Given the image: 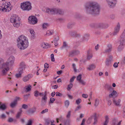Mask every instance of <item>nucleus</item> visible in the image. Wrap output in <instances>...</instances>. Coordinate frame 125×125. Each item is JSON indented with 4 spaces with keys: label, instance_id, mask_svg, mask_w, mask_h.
Listing matches in <instances>:
<instances>
[{
    "label": "nucleus",
    "instance_id": "56",
    "mask_svg": "<svg viewBox=\"0 0 125 125\" xmlns=\"http://www.w3.org/2000/svg\"><path fill=\"white\" fill-rule=\"evenodd\" d=\"M0 118L2 119H5L6 118V116L4 114H2L0 116Z\"/></svg>",
    "mask_w": 125,
    "mask_h": 125
},
{
    "label": "nucleus",
    "instance_id": "63",
    "mask_svg": "<svg viewBox=\"0 0 125 125\" xmlns=\"http://www.w3.org/2000/svg\"><path fill=\"white\" fill-rule=\"evenodd\" d=\"M82 96L84 98H86L88 97V95L86 94H82Z\"/></svg>",
    "mask_w": 125,
    "mask_h": 125
},
{
    "label": "nucleus",
    "instance_id": "12",
    "mask_svg": "<svg viewBox=\"0 0 125 125\" xmlns=\"http://www.w3.org/2000/svg\"><path fill=\"white\" fill-rule=\"evenodd\" d=\"M2 69V74L3 75H5L7 72L9 70V66L7 65H3V67L1 68Z\"/></svg>",
    "mask_w": 125,
    "mask_h": 125
},
{
    "label": "nucleus",
    "instance_id": "11",
    "mask_svg": "<svg viewBox=\"0 0 125 125\" xmlns=\"http://www.w3.org/2000/svg\"><path fill=\"white\" fill-rule=\"evenodd\" d=\"M120 25L119 23H118L115 28L114 31L113 33V35H115L118 33L120 30Z\"/></svg>",
    "mask_w": 125,
    "mask_h": 125
},
{
    "label": "nucleus",
    "instance_id": "37",
    "mask_svg": "<svg viewBox=\"0 0 125 125\" xmlns=\"http://www.w3.org/2000/svg\"><path fill=\"white\" fill-rule=\"evenodd\" d=\"M89 36V35L88 34L84 35L83 37V40H87L88 39Z\"/></svg>",
    "mask_w": 125,
    "mask_h": 125
},
{
    "label": "nucleus",
    "instance_id": "23",
    "mask_svg": "<svg viewBox=\"0 0 125 125\" xmlns=\"http://www.w3.org/2000/svg\"><path fill=\"white\" fill-rule=\"evenodd\" d=\"M109 121V118L107 115L105 116V121L103 123V125H107Z\"/></svg>",
    "mask_w": 125,
    "mask_h": 125
},
{
    "label": "nucleus",
    "instance_id": "2",
    "mask_svg": "<svg viewBox=\"0 0 125 125\" xmlns=\"http://www.w3.org/2000/svg\"><path fill=\"white\" fill-rule=\"evenodd\" d=\"M17 46L21 50L26 49L29 45L28 39L23 35H21L19 37L17 40Z\"/></svg>",
    "mask_w": 125,
    "mask_h": 125
},
{
    "label": "nucleus",
    "instance_id": "5",
    "mask_svg": "<svg viewBox=\"0 0 125 125\" xmlns=\"http://www.w3.org/2000/svg\"><path fill=\"white\" fill-rule=\"evenodd\" d=\"M11 9V7L9 5L4 4L2 6H0V10L5 12H9Z\"/></svg>",
    "mask_w": 125,
    "mask_h": 125
},
{
    "label": "nucleus",
    "instance_id": "61",
    "mask_svg": "<svg viewBox=\"0 0 125 125\" xmlns=\"http://www.w3.org/2000/svg\"><path fill=\"white\" fill-rule=\"evenodd\" d=\"M48 109H46L44 110H42L41 112L42 114H44L48 111Z\"/></svg>",
    "mask_w": 125,
    "mask_h": 125
},
{
    "label": "nucleus",
    "instance_id": "26",
    "mask_svg": "<svg viewBox=\"0 0 125 125\" xmlns=\"http://www.w3.org/2000/svg\"><path fill=\"white\" fill-rule=\"evenodd\" d=\"M30 32L31 35V37L32 39H34L35 38V32L33 29H30Z\"/></svg>",
    "mask_w": 125,
    "mask_h": 125
},
{
    "label": "nucleus",
    "instance_id": "53",
    "mask_svg": "<svg viewBox=\"0 0 125 125\" xmlns=\"http://www.w3.org/2000/svg\"><path fill=\"white\" fill-rule=\"evenodd\" d=\"M59 37L57 35H56L55 36V38L54 41L58 42L59 39Z\"/></svg>",
    "mask_w": 125,
    "mask_h": 125
},
{
    "label": "nucleus",
    "instance_id": "20",
    "mask_svg": "<svg viewBox=\"0 0 125 125\" xmlns=\"http://www.w3.org/2000/svg\"><path fill=\"white\" fill-rule=\"evenodd\" d=\"M41 46L43 48L45 49L48 48L49 47V46L48 43H45L44 42H42V43Z\"/></svg>",
    "mask_w": 125,
    "mask_h": 125
},
{
    "label": "nucleus",
    "instance_id": "8",
    "mask_svg": "<svg viewBox=\"0 0 125 125\" xmlns=\"http://www.w3.org/2000/svg\"><path fill=\"white\" fill-rule=\"evenodd\" d=\"M56 8H47L46 9V12L48 14L53 15L56 14Z\"/></svg>",
    "mask_w": 125,
    "mask_h": 125
},
{
    "label": "nucleus",
    "instance_id": "7",
    "mask_svg": "<svg viewBox=\"0 0 125 125\" xmlns=\"http://www.w3.org/2000/svg\"><path fill=\"white\" fill-rule=\"evenodd\" d=\"M29 22L31 24H34L37 22L38 20L36 17L34 16H30L28 18Z\"/></svg>",
    "mask_w": 125,
    "mask_h": 125
},
{
    "label": "nucleus",
    "instance_id": "54",
    "mask_svg": "<svg viewBox=\"0 0 125 125\" xmlns=\"http://www.w3.org/2000/svg\"><path fill=\"white\" fill-rule=\"evenodd\" d=\"M32 121L30 119L26 125H32Z\"/></svg>",
    "mask_w": 125,
    "mask_h": 125
},
{
    "label": "nucleus",
    "instance_id": "10",
    "mask_svg": "<svg viewBox=\"0 0 125 125\" xmlns=\"http://www.w3.org/2000/svg\"><path fill=\"white\" fill-rule=\"evenodd\" d=\"M116 0H106L109 7L113 8L115 6Z\"/></svg>",
    "mask_w": 125,
    "mask_h": 125
},
{
    "label": "nucleus",
    "instance_id": "39",
    "mask_svg": "<svg viewBox=\"0 0 125 125\" xmlns=\"http://www.w3.org/2000/svg\"><path fill=\"white\" fill-rule=\"evenodd\" d=\"M36 110V108L35 107H34L32 108V109L29 110L28 111V112L30 113L33 114L35 112Z\"/></svg>",
    "mask_w": 125,
    "mask_h": 125
},
{
    "label": "nucleus",
    "instance_id": "40",
    "mask_svg": "<svg viewBox=\"0 0 125 125\" xmlns=\"http://www.w3.org/2000/svg\"><path fill=\"white\" fill-rule=\"evenodd\" d=\"M73 84L72 83H70L68 85L67 88V89L69 91H70L72 88L73 87Z\"/></svg>",
    "mask_w": 125,
    "mask_h": 125
},
{
    "label": "nucleus",
    "instance_id": "13",
    "mask_svg": "<svg viewBox=\"0 0 125 125\" xmlns=\"http://www.w3.org/2000/svg\"><path fill=\"white\" fill-rule=\"evenodd\" d=\"M69 34L71 36L74 37H79L80 36V34L77 33L76 31H69Z\"/></svg>",
    "mask_w": 125,
    "mask_h": 125
},
{
    "label": "nucleus",
    "instance_id": "58",
    "mask_svg": "<svg viewBox=\"0 0 125 125\" xmlns=\"http://www.w3.org/2000/svg\"><path fill=\"white\" fill-rule=\"evenodd\" d=\"M22 107L25 109H26L28 108V105L26 104H23L22 106Z\"/></svg>",
    "mask_w": 125,
    "mask_h": 125
},
{
    "label": "nucleus",
    "instance_id": "36",
    "mask_svg": "<svg viewBox=\"0 0 125 125\" xmlns=\"http://www.w3.org/2000/svg\"><path fill=\"white\" fill-rule=\"evenodd\" d=\"M22 111V109L21 108L20 109V111L17 113V114L16 115V117L17 118H18L20 117Z\"/></svg>",
    "mask_w": 125,
    "mask_h": 125
},
{
    "label": "nucleus",
    "instance_id": "29",
    "mask_svg": "<svg viewBox=\"0 0 125 125\" xmlns=\"http://www.w3.org/2000/svg\"><path fill=\"white\" fill-rule=\"evenodd\" d=\"M113 101L115 104L117 106H120L119 104L121 102V100L120 99H118L116 101L114 99L113 100Z\"/></svg>",
    "mask_w": 125,
    "mask_h": 125
},
{
    "label": "nucleus",
    "instance_id": "45",
    "mask_svg": "<svg viewBox=\"0 0 125 125\" xmlns=\"http://www.w3.org/2000/svg\"><path fill=\"white\" fill-rule=\"evenodd\" d=\"M97 122V117H96V115L95 114L94 115V125L96 124Z\"/></svg>",
    "mask_w": 125,
    "mask_h": 125
},
{
    "label": "nucleus",
    "instance_id": "21",
    "mask_svg": "<svg viewBox=\"0 0 125 125\" xmlns=\"http://www.w3.org/2000/svg\"><path fill=\"white\" fill-rule=\"evenodd\" d=\"M95 68V64H93L89 65L87 69L91 71L94 69Z\"/></svg>",
    "mask_w": 125,
    "mask_h": 125
},
{
    "label": "nucleus",
    "instance_id": "41",
    "mask_svg": "<svg viewBox=\"0 0 125 125\" xmlns=\"http://www.w3.org/2000/svg\"><path fill=\"white\" fill-rule=\"evenodd\" d=\"M99 104V100L98 99H96L95 100L94 105L96 107L98 106Z\"/></svg>",
    "mask_w": 125,
    "mask_h": 125
},
{
    "label": "nucleus",
    "instance_id": "30",
    "mask_svg": "<svg viewBox=\"0 0 125 125\" xmlns=\"http://www.w3.org/2000/svg\"><path fill=\"white\" fill-rule=\"evenodd\" d=\"M112 93L109 95V97H114L117 94V92L115 90H112Z\"/></svg>",
    "mask_w": 125,
    "mask_h": 125
},
{
    "label": "nucleus",
    "instance_id": "25",
    "mask_svg": "<svg viewBox=\"0 0 125 125\" xmlns=\"http://www.w3.org/2000/svg\"><path fill=\"white\" fill-rule=\"evenodd\" d=\"M3 60L2 59L0 58V69L2 68L3 65H7L6 63H4Z\"/></svg>",
    "mask_w": 125,
    "mask_h": 125
},
{
    "label": "nucleus",
    "instance_id": "18",
    "mask_svg": "<svg viewBox=\"0 0 125 125\" xmlns=\"http://www.w3.org/2000/svg\"><path fill=\"white\" fill-rule=\"evenodd\" d=\"M107 48L105 51V52H109L112 51V45L111 44H108L107 46Z\"/></svg>",
    "mask_w": 125,
    "mask_h": 125
},
{
    "label": "nucleus",
    "instance_id": "49",
    "mask_svg": "<svg viewBox=\"0 0 125 125\" xmlns=\"http://www.w3.org/2000/svg\"><path fill=\"white\" fill-rule=\"evenodd\" d=\"M29 95V94H26L24 95L23 97L24 98V100L26 101L27 100L28 98V96Z\"/></svg>",
    "mask_w": 125,
    "mask_h": 125
},
{
    "label": "nucleus",
    "instance_id": "22",
    "mask_svg": "<svg viewBox=\"0 0 125 125\" xmlns=\"http://www.w3.org/2000/svg\"><path fill=\"white\" fill-rule=\"evenodd\" d=\"M19 66V68L25 69L26 68V65L24 62H22L20 63Z\"/></svg>",
    "mask_w": 125,
    "mask_h": 125
},
{
    "label": "nucleus",
    "instance_id": "35",
    "mask_svg": "<svg viewBox=\"0 0 125 125\" xmlns=\"http://www.w3.org/2000/svg\"><path fill=\"white\" fill-rule=\"evenodd\" d=\"M46 92L45 93V94L44 95V96L42 97V102H43V101L44 103H46V102L47 100V98L46 96Z\"/></svg>",
    "mask_w": 125,
    "mask_h": 125
},
{
    "label": "nucleus",
    "instance_id": "31",
    "mask_svg": "<svg viewBox=\"0 0 125 125\" xmlns=\"http://www.w3.org/2000/svg\"><path fill=\"white\" fill-rule=\"evenodd\" d=\"M0 109L2 110H4L6 109L7 107L5 104H1L0 103Z\"/></svg>",
    "mask_w": 125,
    "mask_h": 125
},
{
    "label": "nucleus",
    "instance_id": "43",
    "mask_svg": "<svg viewBox=\"0 0 125 125\" xmlns=\"http://www.w3.org/2000/svg\"><path fill=\"white\" fill-rule=\"evenodd\" d=\"M69 102L68 100L66 101L65 102V105L66 107L67 108L69 105Z\"/></svg>",
    "mask_w": 125,
    "mask_h": 125
},
{
    "label": "nucleus",
    "instance_id": "59",
    "mask_svg": "<svg viewBox=\"0 0 125 125\" xmlns=\"http://www.w3.org/2000/svg\"><path fill=\"white\" fill-rule=\"evenodd\" d=\"M75 64L74 63H73L72 64V66L73 69H74V71L75 72H77V70L75 67Z\"/></svg>",
    "mask_w": 125,
    "mask_h": 125
},
{
    "label": "nucleus",
    "instance_id": "34",
    "mask_svg": "<svg viewBox=\"0 0 125 125\" xmlns=\"http://www.w3.org/2000/svg\"><path fill=\"white\" fill-rule=\"evenodd\" d=\"M16 103V101H14L12 102H11L10 104V107L12 108H13L15 107L17 104Z\"/></svg>",
    "mask_w": 125,
    "mask_h": 125
},
{
    "label": "nucleus",
    "instance_id": "3",
    "mask_svg": "<svg viewBox=\"0 0 125 125\" xmlns=\"http://www.w3.org/2000/svg\"><path fill=\"white\" fill-rule=\"evenodd\" d=\"M20 19L19 17L16 15H13L11 16L10 21L11 23H13V26L16 27H18L20 26Z\"/></svg>",
    "mask_w": 125,
    "mask_h": 125
},
{
    "label": "nucleus",
    "instance_id": "52",
    "mask_svg": "<svg viewBox=\"0 0 125 125\" xmlns=\"http://www.w3.org/2000/svg\"><path fill=\"white\" fill-rule=\"evenodd\" d=\"M81 76H82L81 74H79L77 77V80L79 82L81 80V79L82 78Z\"/></svg>",
    "mask_w": 125,
    "mask_h": 125
},
{
    "label": "nucleus",
    "instance_id": "1",
    "mask_svg": "<svg viewBox=\"0 0 125 125\" xmlns=\"http://www.w3.org/2000/svg\"><path fill=\"white\" fill-rule=\"evenodd\" d=\"M86 12L88 14L97 15L100 12V6L98 3L94 1H91L87 3L85 6Z\"/></svg>",
    "mask_w": 125,
    "mask_h": 125
},
{
    "label": "nucleus",
    "instance_id": "17",
    "mask_svg": "<svg viewBox=\"0 0 125 125\" xmlns=\"http://www.w3.org/2000/svg\"><path fill=\"white\" fill-rule=\"evenodd\" d=\"M104 87L105 89H106L107 91H109L110 93V92H112L113 89L112 87L109 84H106Z\"/></svg>",
    "mask_w": 125,
    "mask_h": 125
},
{
    "label": "nucleus",
    "instance_id": "51",
    "mask_svg": "<svg viewBox=\"0 0 125 125\" xmlns=\"http://www.w3.org/2000/svg\"><path fill=\"white\" fill-rule=\"evenodd\" d=\"M34 95L36 97H37L39 95V92L38 91H35L34 92Z\"/></svg>",
    "mask_w": 125,
    "mask_h": 125
},
{
    "label": "nucleus",
    "instance_id": "28",
    "mask_svg": "<svg viewBox=\"0 0 125 125\" xmlns=\"http://www.w3.org/2000/svg\"><path fill=\"white\" fill-rule=\"evenodd\" d=\"M31 86L30 84H29L27 85V86H25L24 89H25L26 92H28L31 90Z\"/></svg>",
    "mask_w": 125,
    "mask_h": 125
},
{
    "label": "nucleus",
    "instance_id": "55",
    "mask_svg": "<svg viewBox=\"0 0 125 125\" xmlns=\"http://www.w3.org/2000/svg\"><path fill=\"white\" fill-rule=\"evenodd\" d=\"M123 117H125V106L123 107Z\"/></svg>",
    "mask_w": 125,
    "mask_h": 125
},
{
    "label": "nucleus",
    "instance_id": "48",
    "mask_svg": "<svg viewBox=\"0 0 125 125\" xmlns=\"http://www.w3.org/2000/svg\"><path fill=\"white\" fill-rule=\"evenodd\" d=\"M68 45L67 44L66 42H64L63 43V45L62 47L61 48L63 49V48H66L68 46Z\"/></svg>",
    "mask_w": 125,
    "mask_h": 125
},
{
    "label": "nucleus",
    "instance_id": "50",
    "mask_svg": "<svg viewBox=\"0 0 125 125\" xmlns=\"http://www.w3.org/2000/svg\"><path fill=\"white\" fill-rule=\"evenodd\" d=\"M21 74L18 73L16 74V76L17 78H21Z\"/></svg>",
    "mask_w": 125,
    "mask_h": 125
},
{
    "label": "nucleus",
    "instance_id": "32",
    "mask_svg": "<svg viewBox=\"0 0 125 125\" xmlns=\"http://www.w3.org/2000/svg\"><path fill=\"white\" fill-rule=\"evenodd\" d=\"M54 32V31L53 30H48L46 31V35L48 36H50L53 34Z\"/></svg>",
    "mask_w": 125,
    "mask_h": 125
},
{
    "label": "nucleus",
    "instance_id": "44",
    "mask_svg": "<svg viewBox=\"0 0 125 125\" xmlns=\"http://www.w3.org/2000/svg\"><path fill=\"white\" fill-rule=\"evenodd\" d=\"M24 70V69L19 67L18 69L19 73L22 74L23 73V71Z\"/></svg>",
    "mask_w": 125,
    "mask_h": 125
},
{
    "label": "nucleus",
    "instance_id": "33",
    "mask_svg": "<svg viewBox=\"0 0 125 125\" xmlns=\"http://www.w3.org/2000/svg\"><path fill=\"white\" fill-rule=\"evenodd\" d=\"M125 46V45L120 44L117 48L118 51L119 52L122 51L123 49Z\"/></svg>",
    "mask_w": 125,
    "mask_h": 125
},
{
    "label": "nucleus",
    "instance_id": "14",
    "mask_svg": "<svg viewBox=\"0 0 125 125\" xmlns=\"http://www.w3.org/2000/svg\"><path fill=\"white\" fill-rule=\"evenodd\" d=\"M33 75L31 74H28L27 75L24 76L23 79V81L25 82H27L30 79L33 77Z\"/></svg>",
    "mask_w": 125,
    "mask_h": 125
},
{
    "label": "nucleus",
    "instance_id": "62",
    "mask_svg": "<svg viewBox=\"0 0 125 125\" xmlns=\"http://www.w3.org/2000/svg\"><path fill=\"white\" fill-rule=\"evenodd\" d=\"M55 99L53 98L52 97L50 98V102L51 103H53V102L55 101Z\"/></svg>",
    "mask_w": 125,
    "mask_h": 125
},
{
    "label": "nucleus",
    "instance_id": "57",
    "mask_svg": "<svg viewBox=\"0 0 125 125\" xmlns=\"http://www.w3.org/2000/svg\"><path fill=\"white\" fill-rule=\"evenodd\" d=\"M79 82L83 85H85L86 82L83 80H81L79 81Z\"/></svg>",
    "mask_w": 125,
    "mask_h": 125
},
{
    "label": "nucleus",
    "instance_id": "24",
    "mask_svg": "<svg viewBox=\"0 0 125 125\" xmlns=\"http://www.w3.org/2000/svg\"><path fill=\"white\" fill-rule=\"evenodd\" d=\"M106 24L102 23H99L97 25L98 28H106Z\"/></svg>",
    "mask_w": 125,
    "mask_h": 125
},
{
    "label": "nucleus",
    "instance_id": "60",
    "mask_svg": "<svg viewBox=\"0 0 125 125\" xmlns=\"http://www.w3.org/2000/svg\"><path fill=\"white\" fill-rule=\"evenodd\" d=\"M51 56L52 61L53 62H54L55 61V59L54 58V55L53 54H51Z\"/></svg>",
    "mask_w": 125,
    "mask_h": 125
},
{
    "label": "nucleus",
    "instance_id": "64",
    "mask_svg": "<svg viewBox=\"0 0 125 125\" xmlns=\"http://www.w3.org/2000/svg\"><path fill=\"white\" fill-rule=\"evenodd\" d=\"M13 119L11 118H9L8 119V121L9 122H12L13 121Z\"/></svg>",
    "mask_w": 125,
    "mask_h": 125
},
{
    "label": "nucleus",
    "instance_id": "4",
    "mask_svg": "<svg viewBox=\"0 0 125 125\" xmlns=\"http://www.w3.org/2000/svg\"><path fill=\"white\" fill-rule=\"evenodd\" d=\"M21 7L23 10L26 11L30 10L32 8L31 3L30 2H26L21 3Z\"/></svg>",
    "mask_w": 125,
    "mask_h": 125
},
{
    "label": "nucleus",
    "instance_id": "9",
    "mask_svg": "<svg viewBox=\"0 0 125 125\" xmlns=\"http://www.w3.org/2000/svg\"><path fill=\"white\" fill-rule=\"evenodd\" d=\"M80 53V51L78 50H72L69 52V56L72 57L78 55Z\"/></svg>",
    "mask_w": 125,
    "mask_h": 125
},
{
    "label": "nucleus",
    "instance_id": "42",
    "mask_svg": "<svg viewBox=\"0 0 125 125\" xmlns=\"http://www.w3.org/2000/svg\"><path fill=\"white\" fill-rule=\"evenodd\" d=\"M111 63V61L109 60V59H106V60L105 62V64L107 66H108L110 65Z\"/></svg>",
    "mask_w": 125,
    "mask_h": 125
},
{
    "label": "nucleus",
    "instance_id": "15",
    "mask_svg": "<svg viewBox=\"0 0 125 125\" xmlns=\"http://www.w3.org/2000/svg\"><path fill=\"white\" fill-rule=\"evenodd\" d=\"M121 120L118 122L117 119H113L111 125H121Z\"/></svg>",
    "mask_w": 125,
    "mask_h": 125
},
{
    "label": "nucleus",
    "instance_id": "6",
    "mask_svg": "<svg viewBox=\"0 0 125 125\" xmlns=\"http://www.w3.org/2000/svg\"><path fill=\"white\" fill-rule=\"evenodd\" d=\"M15 60V57L13 56H11L8 58L7 62L6 63V64L8 66L9 65L12 66L14 64Z\"/></svg>",
    "mask_w": 125,
    "mask_h": 125
},
{
    "label": "nucleus",
    "instance_id": "46",
    "mask_svg": "<svg viewBox=\"0 0 125 125\" xmlns=\"http://www.w3.org/2000/svg\"><path fill=\"white\" fill-rule=\"evenodd\" d=\"M73 26V24L72 23H69L67 25V27L69 29H71Z\"/></svg>",
    "mask_w": 125,
    "mask_h": 125
},
{
    "label": "nucleus",
    "instance_id": "27",
    "mask_svg": "<svg viewBox=\"0 0 125 125\" xmlns=\"http://www.w3.org/2000/svg\"><path fill=\"white\" fill-rule=\"evenodd\" d=\"M120 38V44L125 46V40L124 38Z\"/></svg>",
    "mask_w": 125,
    "mask_h": 125
},
{
    "label": "nucleus",
    "instance_id": "16",
    "mask_svg": "<svg viewBox=\"0 0 125 125\" xmlns=\"http://www.w3.org/2000/svg\"><path fill=\"white\" fill-rule=\"evenodd\" d=\"M56 14H59L60 15H63L64 14V11L62 9L56 8Z\"/></svg>",
    "mask_w": 125,
    "mask_h": 125
},
{
    "label": "nucleus",
    "instance_id": "38",
    "mask_svg": "<svg viewBox=\"0 0 125 125\" xmlns=\"http://www.w3.org/2000/svg\"><path fill=\"white\" fill-rule=\"evenodd\" d=\"M49 26V24L48 23H44L42 25V28L43 29H46Z\"/></svg>",
    "mask_w": 125,
    "mask_h": 125
},
{
    "label": "nucleus",
    "instance_id": "19",
    "mask_svg": "<svg viewBox=\"0 0 125 125\" xmlns=\"http://www.w3.org/2000/svg\"><path fill=\"white\" fill-rule=\"evenodd\" d=\"M87 59L88 60H90L93 56V55L92 52L90 51H88L87 52Z\"/></svg>",
    "mask_w": 125,
    "mask_h": 125
},
{
    "label": "nucleus",
    "instance_id": "47",
    "mask_svg": "<svg viewBox=\"0 0 125 125\" xmlns=\"http://www.w3.org/2000/svg\"><path fill=\"white\" fill-rule=\"evenodd\" d=\"M82 101L81 99L80 98H79L76 101V103L77 104H79Z\"/></svg>",
    "mask_w": 125,
    "mask_h": 125
}]
</instances>
